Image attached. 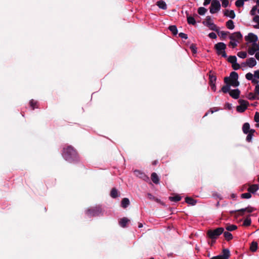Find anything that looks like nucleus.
<instances>
[{"label": "nucleus", "mask_w": 259, "mask_h": 259, "mask_svg": "<svg viewBox=\"0 0 259 259\" xmlns=\"http://www.w3.org/2000/svg\"><path fill=\"white\" fill-rule=\"evenodd\" d=\"M62 155L66 160L70 162L76 161L78 158L76 150L71 146H67L63 148Z\"/></svg>", "instance_id": "obj_1"}, {"label": "nucleus", "mask_w": 259, "mask_h": 259, "mask_svg": "<svg viewBox=\"0 0 259 259\" xmlns=\"http://www.w3.org/2000/svg\"><path fill=\"white\" fill-rule=\"evenodd\" d=\"M224 229L223 227L217 228L215 229H209L206 232L207 237L212 240L213 242H215L216 239L223 233Z\"/></svg>", "instance_id": "obj_2"}, {"label": "nucleus", "mask_w": 259, "mask_h": 259, "mask_svg": "<svg viewBox=\"0 0 259 259\" xmlns=\"http://www.w3.org/2000/svg\"><path fill=\"white\" fill-rule=\"evenodd\" d=\"M238 74L236 72H232L229 77H225L224 78V82L225 83H230L231 86L237 87L239 85V82L238 80Z\"/></svg>", "instance_id": "obj_3"}, {"label": "nucleus", "mask_w": 259, "mask_h": 259, "mask_svg": "<svg viewBox=\"0 0 259 259\" xmlns=\"http://www.w3.org/2000/svg\"><path fill=\"white\" fill-rule=\"evenodd\" d=\"M101 212V208L99 206H97L88 208L85 211V214L88 217L91 218L98 216Z\"/></svg>", "instance_id": "obj_4"}, {"label": "nucleus", "mask_w": 259, "mask_h": 259, "mask_svg": "<svg viewBox=\"0 0 259 259\" xmlns=\"http://www.w3.org/2000/svg\"><path fill=\"white\" fill-rule=\"evenodd\" d=\"M221 9V4L218 0H213L211 1V5L209 8L210 13L214 14L218 12Z\"/></svg>", "instance_id": "obj_5"}, {"label": "nucleus", "mask_w": 259, "mask_h": 259, "mask_svg": "<svg viewBox=\"0 0 259 259\" xmlns=\"http://www.w3.org/2000/svg\"><path fill=\"white\" fill-rule=\"evenodd\" d=\"M239 103H240V105L237 106L236 110L238 112L242 113L246 110L249 103L247 101L242 99H240L239 100Z\"/></svg>", "instance_id": "obj_6"}, {"label": "nucleus", "mask_w": 259, "mask_h": 259, "mask_svg": "<svg viewBox=\"0 0 259 259\" xmlns=\"http://www.w3.org/2000/svg\"><path fill=\"white\" fill-rule=\"evenodd\" d=\"M230 256V252L228 249H223L222 250V254L213 256L210 259H229Z\"/></svg>", "instance_id": "obj_7"}, {"label": "nucleus", "mask_w": 259, "mask_h": 259, "mask_svg": "<svg viewBox=\"0 0 259 259\" xmlns=\"http://www.w3.org/2000/svg\"><path fill=\"white\" fill-rule=\"evenodd\" d=\"M214 48L217 51L218 55H220L221 52H223L226 49V45L224 42H218L214 45Z\"/></svg>", "instance_id": "obj_8"}, {"label": "nucleus", "mask_w": 259, "mask_h": 259, "mask_svg": "<svg viewBox=\"0 0 259 259\" xmlns=\"http://www.w3.org/2000/svg\"><path fill=\"white\" fill-rule=\"evenodd\" d=\"M135 176L141 179L142 180L148 182L149 181V178L143 172L139 170H135L134 171Z\"/></svg>", "instance_id": "obj_9"}, {"label": "nucleus", "mask_w": 259, "mask_h": 259, "mask_svg": "<svg viewBox=\"0 0 259 259\" xmlns=\"http://www.w3.org/2000/svg\"><path fill=\"white\" fill-rule=\"evenodd\" d=\"M257 39V35L252 33H249L248 35L245 36V40L250 42L256 43Z\"/></svg>", "instance_id": "obj_10"}, {"label": "nucleus", "mask_w": 259, "mask_h": 259, "mask_svg": "<svg viewBox=\"0 0 259 259\" xmlns=\"http://www.w3.org/2000/svg\"><path fill=\"white\" fill-rule=\"evenodd\" d=\"M242 35L241 34V32H235L232 34H231L229 36V38L232 40H241L242 39Z\"/></svg>", "instance_id": "obj_11"}, {"label": "nucleus", "mask_w": 259, "mask_h": 259, "mask_svg": "<svg viewBox=\"0 0 259 259\" xmlns=\"http://www.w3.org/2000/svg\"><path fill=\"white\" fill-rule=\"evenodd\" d=\"M259 50V46L256 43H253L252 46L248 49V53L250 55H253L255 52Z\"/></svg>", "instance_id": "obj_12"}, {"label": "nucleus", "mask_w": 259, "mask_h": 259, "mask_svg": "<svg viewBox=\"0 0 259 259\" xmlns=\"http://www.w3.org/2000/svg\"><path fill=\"white\" fill-rule=\"evenodd\" d=\"M240 91L239 89L232 90L229 92V95L231 97L235 99H237L239 98Z\"/></svg>", "instance_id": "obj_13"}, {"label": "nucleus", "mask_w": 259, "mask_h": 259, "mask_svg": "<svg viewBox=\"0 0 259 259\" xmlns=\"http://www.w3.org/2000/svg\"><path fill=\"white\" fill-rule=\"evenodd\" d=\"M259 189V186L257 184L250 185L247 189V191L250 193L254 194Z\"/></svg>", "instance_id": "obj_14"}, {"label": "nucleus", "mask_w": 259, "mask_h": 259, "mask_svg": "<svg viewBox=\"0 0 259 259\" xmlns=\"http://www.w3.org/2000/svg\"><path fill=\"white\" fill-rule=\"evenodd\" d=\"M130 222V220L127 218L123 217L120 219L119 221V225L122 228H125L127 227V224Z\"/></svg>", "instance_id": "obj_15"}, {"label": "nucleus", "mask_w": 259, "mask_h": 259, "mask_svg": "<svg viewBox=\"0 0 259 259\" xmlns=\"http://www.w3.org/2000/svg\"><path fill=\"white\" fill-rule=\"evenodd\" d=\"M246 64L248 67L252 68L256 64V61L254 58H249L246 60Z\"/></svg>", "instance_id": "obj_16"}, {"label": "nucleus", "mask_w": 259, "mask_h": 259, "mask_svg": "<svg viewBox=\"0 0 259 259\" xmlns=\"http://www.w3.org/2000/svg\"><path fill=\"white\" fill-rule=\"evenodd\" d=\"M216 80V76L211 71H210L209 72V84L215 83Z\"/></svg>", "instance_id": "obj_17"}, {"label": "nucleus", "mask_w": 259, "mask_h": 259, "mask_svg": "<svg viewBox=\"0 0 259 259\" xmlns=\"http://www.w3.org/2000/svg\"><path fill=\"white\" fill-rule=\"evenodd\" d=\"M186 17L187 19V22L189 24H191L193 25H195L196 24V21L194 17L191 16L189 15V14L186 12Z\"/></svg>", "instance_id": "obj_18"}, {"label": "nucleus", "mask_w": 259, "mask_h": 259, "mask_svg": "<svg viewBox=\"0 0 259 259\" xmlns=\"http://www.w3.org/2000/svg\"><path fill=\"white\" fill-rule=\"evenodd\" d=\"M224 15L229 17L231 19H234L235 17V13L233 10H226L224 13Z\"/></svg>", "instance_id": "obj_19"}, {"label": "nucleus", "mask_w": 259, "mask_h": 259, "mask_svg": "<svg viewBox=\"0 0 259 259\" xmlns=\"http://www.w3.org/2000/svg\"><path fill=\"white\" fill-rule=\"evenodd\" d=\"M151 178V180L154 184H159V177L157 176L156 173H155V172L152 173Z\"/></svg>", "instance_id": "obj_20"}, {"label": "nucleus", "mask_w": 259, "mask_h": 259, "mask_svg": "<svg viewBox=\"0 0 259 259\" xmlns=\"http://www.w3.org/2000/svg\"><path fill=\"white\" fill-rule=\"evenodd\" d=\"M251 129L250 128V124L248 122L244 123L242 126V131L245 134H248L250 132Z\"/></svg>", "instance_id": "obj_21"}, {"label": "nucleus", "mask_w": 259, "mask_h": 259, "mask_svg": "<svg viewBox=\"0 0 259 259\" xmlns=\"http://www.w3.org/2000/svg\"><path fill=\"white\" fill-rule=\"evenodd\" d=\"M156 5L160 8L162 10H166L167 9V5L164 1H159L156 2Z\"/></svg>", "instance_id": "obj_22"}, {"label": "nucleus", "mask_w": 259, "mask_h": 259, "mask_svg": "<svg viewBox=\"0 0 259 259\" xmlns=\"http://www.w3.org/2000/svg\"><path fill=\"white\" fill-rule=\"evenodd\" d=\"M226 84L225 85H224L222 89L220 91V92H222L224 93H227L228 92H230V86H231V84L230 83H226Z\"/></svg>", "instance_id": "obj_23"}, {"label": "nucleus", "mask_w": 259, "mask_h": 259, "mask_svg": "<svg viewBox=\"0 0 259 259\" xmlns=\"http://www.w3.org/2000/svg\"><path fill=\"white\" fill-rule=\"evenodd\" d=\"M185 202L191 205H195L197 203V201L196 200L190 197H186L185 198Z\"/></svg>", "instance_id": "obj_24"}, {"label": "nucleus", "mask_w": 259, "mask_h": 259, "mask_svg": "<svg viewBox=\"0 0 259 259\" xmlns=\"http://www.w3.org/2000/svg\"><path fill=\"white\" fill-rule=\"evenodd\" d=\"M207 27H208L209 29L214 31L217 33L220 32V28L218 27L215 24H214L213 22L211 24H210Z\"/></svg>", "instance_id": "obj_25"}, {"label": "nucleus", "mask_w": 259, "mask_h": 259, "mask_svg": "<svg viewBox=\"0 0 259 259\" xmlns=\"http://www.w3.org/2000/svg\"><path fill=\"white\" fill-rule=\"evenodd\" d=\"M223 233H224V236L225 239L227 241H229L233 239L232 234L231 233H230L229 231H226V232L224 231Z\"/></svg>", "instance_id": "obj_26"}, {"label": "nucleus", "mask_w": 259, "mask_h": 259, "mask_svg": "<svg viewBox=\"0 0 259 259\" xmlns=\"http://www.w3.org/2000/svg\"><path fill=\"white\" fill-rule=\"evenodd\" d=\"M212 22H213L211 18V17L210 16H206L205 21H203L202 22V23L204 25H205L207 27L210 24H211Z\"/></svg>", "instance_id": "obj_27"}, {"label": "nucleus", "mask_w": 259, "mask_h": 259, "mask_svg": "<svg viewBox=\"0 0 259 259\" xmlns=\"http://www.w3.org/2000/svg\"><path fill=\"white\" fill-rule=\"evenodd\" d=\"M130 204V200L127 198H124L121 200V206L125 208Z\"/></svg>", "instance_id": "obj_28"}, {"label": "nucleus", "mask_w": 259, "mask_h": 259, "mask_svg": "<svg viewBox=\"0 0 259 259\" xmlns=\"http://www.w3.org/2000/svg\"><path fill=\"white\" fill-rule=\"evenodd\" d=\"M258 244L256 242L253 241L251 242L250 246V249L252 252H255L257 250Z\"/></svg>", "instance_id": "obj_29"}, {"label": "nucleus", "mask_w": 259, "mask_h": 259, "mask_svg": "<svg viewBox=\"0 0 259 259\" xmlns=\"http://www.w3.org/2000/svg\"><path fill=\"white\" fill-rule=\"evenodd\" d=\"M255 131L254 129H251L249 133H248V135L246 137V141L248 142L251 141L252 136H253V134L255 133Z\"/></svg>", "instance_id": "obj_30"}, {"label": "nucleus", "mask_w": 259, "mask_h": 259, "mask_svg": "<svg viewBox=\"0 0 259 259\" xmlns=\"http://www.w3.org/2000/svg\"><path fill=\"white\" fill-rule=\"evenodd\" d=\"M237 229V227L235 225L227 224L226 226V229L228 231H233Z\"/></svg>", "instance_id": "obj_31"}, {"label": "nucleus", "mask_w": 259, "mask_h": 259, "mask_svg": "<svg viewBox=\"0 0 259 259\" xmlns=\"http://www.w3.org/2000/svg\"><path fill=\"white\" fill-rule=\"evenodd\" d=\"M226 27L229 29H233L235 27L234 22L232 20H228L226 23Z\"/></svg>", "instance_id": "obj_32"}, {"label": "nucleus", "mask_w": 259, "mask_h": 259, "mask_svg": "<svg viewBox=\"0 0 259 259\" xmlns=\"http://www.w3.org/2000/svg\"><path fill=\"white\" fill-rule=\"evenodd\" d=\"M168 29L174 35L177 34L178 29L176 25H170L169 26Z\"/></svg>", "instance_id": "obj_33"}, {"label": "nucleus", "mask_w": 259, "mask_h": 259, "mask_svg": "<svg viewBox=\"0 0 259 259\" xmlns=\"http://www.w3.org/2000/svg\"><path fill=\"white\" fill-rule=\"evenodd\" d=\"M29 104L32 110H34L35 108H38L37 102L33 99L30 101Z\"/></svg>", "instance_id": "obj_34"}, {"label": "nucleus", "mask_w": 259, "mask_h": 259, "mask_svg": "<svg viewBox=\"0 0 259 259\" xmlns=\"http://www.w3.org/2000/svg\"><path fill=\"white\" fill-rule=\"evenodd\" d=\"M110 196L114 198H115L118 196V191L116 188H113L112 189L110 192Z\"/></svg>", "instance_id": "obj_35"}, {"label": "nucleus", "mask_w": 259, "mask_h": 259, "mask_svg": "<svg viewBox=\"0 0 259 259\" xmlns=\"http://www.w3.org/2000/svg\"><path fill=\"white\" fill-rule=\"evenodd\" d=\"M169 199L171 201L178 202L181 200V197L177 195L175 196L169 197Z\"/></svg>", "instance_id": "obj_36"}, {"label": "nucleus", "mask_w": 259, "mask_h": 259, "mask_svg": "<svg viewBox=\"0 0 259 259\" xmlns=\"http://www.w3.org/2000/svg\"><path fill=\"white\" fill-rule=\"evenodd\" d=\"M248 96V99L250 100H254L259 99L258 96H257L255 93L253 94L252 93H249Z\"/></svg>", "instance_id": "obj_37"}, {"label": "nucleus", "mask_w": 259, "mask_h": 259, "mask_svg": "<svg viewBox=\"0 0 259 259\" xmlns=\"http://www.w3.org/2000/svg\"><path fill=\"white\" fill-rule=\"evenodd\" d=\"M251 220L249 217H247L244 221L243 226H249L251 225Z\"/></svg>", "instance_id": "obj_38"}, {"label": "nucleus", "mask_w": 259, "mask_h": 259, "mask_svg": "<svg viewBox=\"0 0 259 259\" xmlns=\"http://www.w3.org/2000/svg\"><path fill=\"white\" fill-rule=\"evenodd\" d=\"M207 12V9L204 7H200L198 9V13L200 15H203Z\"/></svg>", "instance_id": "obj_39"}, {"label": "nucleus", "mask_w": 259, "mask_h": 259, "mask_svg": "<svg viewBox=\"0 0 259 259\" xmlns=\"http://www.w3.org/2000/svg\"><path fill=\"white\" fill-rule=\"evenodd\" d=\"M253 21L257 23V25L254 26V28H259V15H255L253 18Z\"/></svg>", "instance_id": "obj_40"}, {"label": "nucleus", "mask_w": 259, "mask_h": 259, "mask_svg": "<svg viewBox=\"0 0 259 259\" xmlns=\"http://www.w3.org/2000/svg\"><path fill=\"white\" fill-rule=\"evenodd\" d=\"M228 61L232 64L237 61V58L235 56H230L228 58Z\"/></svg>", "instance_id": "obj_41"}, {"label": "nucleus", "mask_w": 259, "mask_h": 259, "mask_svg": "<svg viewBox=\"0 0 259 259\" xmlns=\"http://www.w3.org/2000/svg\"><path fill=\"white\" fill-rule=\"evenodd\" d=\"M190 49H191L193 54H195L197 53V47L195 44H191L190 46Z\"/></svg>", "instance_id": "obj_42"}, {"label": "nucleus", "mask_w": 259, "mask_h": 259, "mask_svg": "<svg viewBox=\"0 0 259 259\" xmlns=\"http://www.w3.org/2000/svg\"><path fill=\"white\" fill-rule=\"evenodd\" d=\"M241 197L243 199H249L251 197V193L249 192L248 193H242L241 195Z\"/></svg>", "instance_id": "obj_43"}, {"label": "nucleus", "mask_w": 259, "mask_h": 259, "mask_svg": "<svg viewBox=\"0 0 259 259\" xmlns=\"http://www.w3.org/2000/svg\"><path fill=\"white\" fill-rule=\"evenodd\" d=\"M244 2L243 0H237L235 2V5L238 8L243 7L244 6Z\"/></svg>", "instance_id": "obj_44"}, {"label": "nucleus", "mask_w": 259, "mask_h": 259, "mask_svg": "<svg viewBox=\"0 0 259 259\" xmlns=\"http://www.w3.org/2000/svg\"><path fill=\"white\" fill-rule=\"evenodd\" d=\"M219 36H221L223 38H225L229 33V32H225L224 31H220L219 33H217Z\"/></svg>", "instance_id": "obj_45"}, {"label": "nucleus", "mask_w": 259, "mask_h": 259, "mask_svg": "<svg viewBox=\"0 0 259 259\" xmlns=\"http://www.w3.org/2000/svg\"><path fill=\"white\" fill-rule=\"evenodd\" d=\"M237 212H239V213L235 215V218H238L239 215H243L244 214V212L246 211L245 208H242L240 209L236 210Z\"/></svg>", "instance_id": "obj_46"}, {"label": "nucleus", "mask_w": 259, "mask_h": 259, "mask_svg": "<svg viewBox=\"0 0 259 259\" xmlns=\"http://www.w3.org/2000/svg\"><path fill=\"white\" fill-rule=\"evenodd\" d=\"M237 56L241 58H245L247 56V54L245 52H239L237 54Z\"/></svg>", "instance_id": "obj_47"}, {"label": "nucleus", "mask_w": 259, "mask_h": 259, "mask_svg": "<svg viewBox=\"0 0 259 259\" xmlns=\"http://www.w3.org/2000/svg\"><path fill=\"white\" fill-rule=\"evenodd\" d=\"M222 3V6L224 8H227L229 5V0H221Z\"/></svg>", "instance_id": "obj_48"}, {"label": "nucleus", "mask_w": 259, "mask_h": 259, "mask_svg": "<svg viewBox=\"0 0 259 259\" xmlns=\"http://www.w3.org/2000/svg\"><path fill=\"white\" fill-rule=\"evenodd\" d=\"M256 10H257V7L256 6H253L252 8V9H251V11L250 12V15H252V16H255V12H256Z\"/></svg>", "instance_id": "obj_49"}, {"label": "nucleus", "mask_w": 259, "mask_h": 259, "mask_svg": "<svg viewBox=\"0 0 259 259\" xmlns=\"http://www.w3.org/2000/svg\"><path fill=\"white\" fill-rule=\"evenodd\" d=\"M253 74L250 72L247 73L245 75L246 78L248 80H251L253 79Z\"/></svg>", "instance_id": "obj_50"}, {"label": "nucleus", "mask_w": 259, "mask_h": 259, "mask_svg": "<svg viewBox=\"0 0 259 259\" xmlns=\"http://www.w3.org/2000/svg\"><path fill=\"white\" fill-rule=\"evenodd\" d=\"M147 197L150 200H154L157 202L158 201V199L157 198H155V197L153 195H152L151 193H148Z\"/></svg>", "instance_id": "obj_51"}, {"label": "nucleus", "mask_w": 259, "mask_h": 259, "mask_svg": "<svg viewBox=\"0 0 259 259\" xmlns=\"http://www.w3.org/2000/svg\"><path fill=\"white\" fill-rule=\"evenodd\" d=\"M245 209H246V211H247V212L250 213V212H253L256 209L254 208V207L248 206V207L245 208Z\"/></svg>", "instance_id": "obj_52"}, {"label": "nucleus", "mask_w": 259, "mask_h": 259, "mask_svg": "<svg viewBox=\"0 0 259 259\" xmlns=\"http://www.w3.org/2000/svg\"><path fill=\"white\" fill-rule=\"evenodd\" d=\"M232 68H233V69L236 70L240 68V66L236 62L235 63L232 64Z\"/></svg>", "instance_id": "obj_53"}, {"label": "nucleus", "mask_w": 259, "mask_h": 259, "mask_svg": "<svg viewBox=\"0 0 259 259\" xmlns=\"http://www.w3.org/2000/svg\"><path fill=\"white\" fill-rule=\"evenodd\" d=\"M254 121L258 123L259 122V113L256 112L254 117Z\"/></svg>", "instance_id": "obj_54"}, {"label": "nucleus", "mask_w": 259, "mask_h": 259, "mask_svg": "<svg viewBox=\"0 0 259 259\" xmlns=\"http://www.w3.org/2000/svg\"><path fill=\"white\" fill-rule=\"evenodd\" d=\"M179 36L180 37H181L182 38H184L185 39L188 38L187 34H185L184 33H183V32H180L179 34Z\"/></svg>", "instance_id": "obj_55"}, {"label": "nucleus", "mask_w": 259, "mask_h": 259, "mask_svg": "<svg viewBox=\"0 0 259 259\" xmlns=\"http://www.w3.org/2000/svg\"><path fill=\"white\" fill-rule=\"evenodd\" d=\"M208 36L211 39H215L217 37L216 34L214 32H211L209 33Z\"/></svg>", "instance_id": "obj_56"}, {"label": "nucleus", "mask_w": 259, "mask_h": 259, "mask_svg": "<svg viewBox=\"0 0 259 259\" xmlns=\"http://www.w3.org/2000/svg\"><path fill=\"white\" fill-rule=\"evenodd\" d=\"M254 93L258 96L259 95V84L256 85L254 89Z\"/></svg>", "instance_id": "obj_57"}, {"label": "nucleus", "mask_w": 259, "mask_h": 259, "mask_svg": "<svg viewBox=\"0 0 259 259\" xmlns=\"http://www.w3.org/2000/svg\"><path fill=\"white\" fill-rule=\"evenodd\" d=\"M209 85L211 88V89L213 91L215 92L216 91L217 88H216L215 83H210V84H209Z\"/></svg>", "instance_id": "obj_58"}, {"label": "nucleus", "mask_w": 259, "mask_h": 259, "mask_svg": "<svg viewBox=\"0 0 259 259\" xmlns=\"http://www.w3.org/2000/svg\"><path fill=\"white\" fill-rule=\"evenodd\" d=\"M229 46H232V47L233 48H235L237 46V44L235 42L230 41L229 42Z\"/></svg>", "instance_id": "obj_59"}, {"label": "nucleus", "mask_w": 259, "mask_h": 259, "mask_svg": "<svg viewBox=\"0 0 259 259\" xmlns=\"http://www.w3.org/2000/svg\"><path fill=\"white\" fill-rule=\"evenodd\" d=\"M254 75L255 77L259 79V70H256L254 72Z\"/></svg>", "instance_id": "obj_60"}, {"label": "nucleus", "mask_w": 259, "mask_h": 259, "mask_svg": "<svg viewBox=\"0 0 259 259\" xmlns=\"http://www.w3.org/2000/svg\"><path fill=\"white\" fill-rule=\"evenodd\" d=\"M211 1V0H204V2L203 3V5L204 6L208 5V4H210Z\"/></svg>", "instance_id": "obj_61"}, {"label": "nucleus", "mask_w": 259, "mask_h": 259, "mask_svg": "<svg viewBox=\"0 0 259 259\" xmlns=\"http://www.w3.org/2000/svg\"><path fill=\"white\" fill-rule=\"evenodd\" d=\"M220 55H222V56L224 58H226L227 57V54H226L225 51H223V52H221Z\"/></svg>", "instance_id": "obj_62"}, {"label": "nucleus", "mask_w": 259, "mask_h": 259, "mask_svg": "<svg viewBox=\"0 0 259 259\" xmlns=\"http://www.w3.org/2000/svg\"><path fill=\"white\" fill-rule=\"evenodd\" d=\"M251 82L252 83H254V84H257L258 83L259 81L255 78H253L252 80H251Z\"/></svg>", "instance_id": "obj_63"}, {"label": "nucleus", "mask_w": 259, "mask_h": 259, "mask_svg": "<svg viewBox=\"0 0 259 259\" xmlns=\"http://www.w3.org/2000/svg\"><path fill=\"white\" fill-rule=\"evenodd\" d=\"M255 57L257 60H259V52L256 53Z\"/></svg>", "instance_id": "obj_64"}]
</instances>
